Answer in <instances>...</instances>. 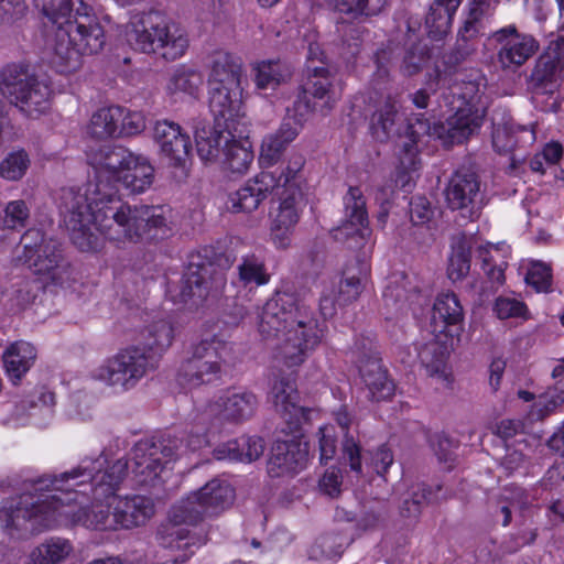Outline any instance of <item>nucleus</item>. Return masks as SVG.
Here are the masks:
<instances>
[{
  "label": "nucleus",
  "mask_w": 564,
  "mask_h": 564,
  "mask_svg": "<svg viewBox=\"0 0 564 564\" xmlns=\"http://www.w3.org/2000/svg\"><path fill=\"white\" fill-rule=\"evenodd\" d=\"M35 285L30 281H22L12 291L10 296L11 307L21 311L30 305L36 297Z\"/></svg>",
  "instance_id": "052dcab7"
},
{
  "label": "nucleus",
  "mask_w": 564,
  "mask_h": 564,
  "mask_svg": "<svg viewBox=\"0 0 564 564\" xmlns=\"http://www.w3.org/2000/svg\"><path fill=\"white\" fill-rule=\"evenodd\" d=\"M182 442L176 437L147 438L139 441L131 451V463L127 460V473L139 485H151L156 480L164 466L176 459ZM124 462V459H122Z\"/></svg>",
  "instance_id": "ddd939ff"
},
{
  "label": "nucleus",
  "mask_w": 564,
  "mask_h": 564,
  "mask_svg": "<svg viewBox=\"0 0 564 564\" xmlns=\"http://www.w3.org/2000/svg\"><path fill=\"white\" fill-rule=\"evenodd\" d=\"M323 53L318 45L311 44L307 58V78L302 86V91L294 100L292 108H288L284 117V143L293 141L303 129L308 115L314 106L307 99V95L324 100V106L330 110L337 96L335 93V75L326 67Z\"/></svg>",
  "instance_id": "1a4fd4ad"
},
{
  "label": "nucleus",
  "mask_w": 564,
  "mask_h": 564,
  "mask_svg": "<svg viewBox=\"0 0 564 564\" xmlns=\"http://www.w3.org/2000/svg\"><path fill=\"white\" fill-rule=\"evenodd\" d=\"M350 538L341 533H327L312 547V555L327 560L339 557L349 545Z\"/></svg>",
  "instance_id": "c03bdc74"
},
{
  "label": "nucleus",
  "mask_w": 564,
  "mask_h": 564,
  "mask_svg": "<svg viewBox=\"0 0 564 564\" xmlns=\"http://www.w3.org/2000/svg\"><path fill=\"white\" fill-rule=\"evenodd\" d=\"M72 543L63 538H51L35 546L29 554V564H61L73 553Z\"/></svg>",
  "instance_id": "e433bc0d"
},
{
  "label": "nucleus",
  "mask_w": 564,
  "mask_h": 564,
  "mask_svg": "<svg viewBox=\"0 0 564 564\" xmlns=\"http://www.w3.org/2000/svg\"><path fill=\"white\" fill-rule=\"evenodd\" d=\"M175 329L171 319H159L147 327L140 345L124 349L106 360L95 371V378L116 391H128L149 371L158 366L159 357L174 340Z\"/></svg>",
  "instance_id": "423d86ee"
},
{
  "label": "nucleus",
  "mask_w": 564,
  "mask_h": 564,
  "mask_svg": "<svg viewBox=\"0 0 564 564\" xmlns=\"http://www.w3.org/2000/svg\"><path fill=\"white\" fill-rule=\"evenodd\" d=\"M491 246L479 245L475 252L476 257L481 261V269L488 279L497 285L505 282V270L507 263L505 261L497 262L491 253Z\"/></svg>",
  "instance_id": "3c124183"
},
{
  "label": "nucleus",
  "mask_w": 564,
  "mask_h": 564,
  "mask_svg": "<svg viewBox=\"0 0 564 564\" xmlns=\"http://www.w3.org/2000/svg\"><path fill=\"white\" fill-rule=\"evenodd\" d=\"M531 500L527 491L518 486H508L501 494V502L495 517L502 516L501 524L507 527L511 522L513 512H523L530 507Z\"/></svg>",
  "instance_id": "a19ab883"
},
{
  "label": "nucleus",
  "mask_w": 564,
  "mask_h": 564,
  "mask_svg": "<svg viewBox=\"0 0 564 564\" xmlns=\"http://www.w3.org/2000/svg\"><path fill=\"white\" fill-rule=\"evenodd\" d=\"M152 137L169 165L180 170L181 176L186 177L192 152L189 135L183 132L178 123L164 119L154 123Z\"/></svg>",
  "instance_id": "2eb2a0df"
},
{
  "label": "nucleus",
  "mask_w": 564,
  "mask_h": 564,
  "mask_svg": "<svg viewBox=\"0 0 564 564\" xmlns=\"http://www.w3.org/2000/svg\"><path fill=\"white\" fill-rule=\"evenodd\" d=\"M122 119V108L118 106L104 107L96 110L87 127L86 133L97 140H106L118 135L119 123Z\"/></svg>",
  "instance_id": "c9c22d12"
},
{
  "label": "nucleus",
  "mask_w": 564,
  "mask_h": 564,
  "mask_svg": "<svg viewBox=\"0 0 564 564\" xmlns=\"http://www.w3.org/2000/svg\"><path fill=\"white\" fill-rule=\"evenodd\" d=\"M345 206V221L334 230V238L336 240H345L356 238L357 240H365L369 236L368 228V212L366 208V199L359 187H349L344 196Z\"/></svg>",
  "instance_id": "b1692460"
},
{
  "label": "nucleus",
  "mask_w": 564,
  "mask_h": 564,
  "mask_svg": "<svg viewBox=\"0 0 564 564\" xmlns=\"http://www.w3.org/2000/svg\"><path fill=\"white\" fill-rule=\"evenodd\" d=\"M335 421L345 432L343 442V458L349 463L350 469L354 473L360 475L362 471L360 446L352 436L348 435V430L352 423V417L345 406H341L337 412H335Z\"/></svg>",
  "instance_id": "ea45409f"
},
{
  "label": "nucleus",
  "mask_w": 564,
  "mask_h": 564,
  "mask_svg": "<svg viewBox=\"0 0 564 564\" xmlns=\"http://www.w3.org/2000/svg\"><path fill=\"white\" fill-rule=\"evenodd\" d=\"M30 159L25 151L9 153L0 163V176L7 181H19L26 173Z\"/></svg>",
  "instance_id": "8fccbe9b"
},
{
  "label": "nucleus",
  "mask_w": 564,
  "mask_h": 564,
  "mask_svg": "<svg viewBox=\"0 0 564 564\" xmlns=\"http://www.w3.org/2000/svg\"><path fill=\"white\" fill-rule=\"evenodd\" d=\"M209 88V108L214 113L218 124L221 126L220 120L224 121V127L228 131L234 130L239 138H243L247 132L249 122L241 112V88Z\"/></svg>",
  "instance_id": "412c9836"
},
{
  "label": "nucleus",
  "mask_w": 564,
  "mask_h": 564,
  "mask_svg": "<svg viewBox=\"0 0 564 564\" xmlns=\"http://www.w3.org/2000/svg\"><path fill=\"white\" fill-rule=\"evenodd\" d=\"M430 327L433 338L420 347V361L430 377L449 384L447 358L464 330V311L455 293L443 292L436 296Z\"/></svg>",
  "instance_id": "0eeeda50"
},
{
  "label": "nucleus",
  "mask_w": 564,
  "mask_h": 564,
  "mask_svg": "<svg viewBox=\"0 0 564 564\" xmlns=\"http://www.w3.org/2000/svg\"><path fill=\"white\" fill-rule=\"evenodd\" d=\"M221 153V164L227 173L235 176L246 174L254 158L252 145L249 141V129L247 128L243 138H239L237 133L232 131L229 140H225Z\"/></svg>",
  "instance_id": "a878e982"
},
{
  "label": "nucleus",
  "mask_w": 564,
  "mask_h": 564,
  "mask_svg": "<svg viewBox=\"0 0 564 564\" xmlns=\"http://www.w3.org/2000/svg\"><path fill=\"white\" fill-rule=\"evenodd\" d=\"M442 487L436 486L433 489L430 486L424 484L419 485L413 491L412 497L410 499H405L403 501L401 513L404 517H417L421 512L422 506L424 503H431L438 501V491H441Z\"/></svg>",
  "instance_id": "49530a36"
},
{
  "label": "nucleus",
  "mask_w": 564,
  "mask_h": 564,
  "mask_svg": "<svg viewBox=\"0 0 564 564\" xmlns=\"http://www.w3.org/2000/svg\"><path fill=\"white\" fill-rule=\"evenodd\" d=\"M96 195H89V208H80L83 231L95 236L96 245L89 249L82 248L74 239L73 243L82 251H95L99 248V235L117 242H139L163 237L170 230L167 226L169 210L163 206L123 204L118 197L105 199L97 204Z\"/></svg>",
  "instance_id": "20e7f679"
},
{
  "label": "nucleus",
  "mask_w": 564,
  "mask_h": 564,
  "mask_svg": "<svg viewBox=\"0 0 564 564\" xmlns=\"http://www.w3.org/2000/svg\"><path fill=\"white\" fill-rule=\"evenodd\" d=\"M192 348L200 355L203 360L215 362L217 371L220 373H223L225 368L234 366L238 360L235 346L219 336L202 339Z\"/></svg>",
  "instance_id": "2f4dec72"
},
{
  "label": "nucleus",
  "mask_w": 564,
  "mask_h": 564,
  "mask_svg": "<svg viewBox=\"0 0 564 564\" xmlns=\"http://www.w3.org/2000/svg\"><path fill=\"white\" fill-rule=\"evenodd\" d=\"M494 37L500 44L498 59L505 68L523 65L539 48L532 35L519 33L514 25L498 30Z\"/></svg>",
  "instance_id": "5701e85b"
},
{
  "label": "nucleus",
  "mask_w": 564,
  "mask_h": 564,
  "mask_svg": "<svg viewBox=\"0 0 564 564\" xmlns=\"http://www.w3.org/2000/svg\"><path fill=\"white\" fill-rule=\"evenodd\" d=\"M33 3L56 25L51 63L57 72H75L84 55L102 50L104 28L94 9L83 0H33Z\"/></svg>",
  "instance_id": "7ed1b4c3"
},
{
  "label": "nucleus",
  "mask_w": 564,
  "mask_h": 564,
  "mask_svg": "<svg viewBox=\"0 0 564 564\" xmlns=\"http://www.w3.org/2000/svg\"><path fill=\"white\" fill-rule=\"evenodd\" d=\"M562 405H564V380H557L539 395V399L531 405L527 419L530 422L543 421Z\"/></svg>",
  "instance_id": "4c0bfd02"
},
{
  "label": "nucleus",
  "mask_w": 564,
  "mask_h": 564,
  "mask_svg": "<svg viewBox=\"0 0 564 564\" xmlns=\"http://www.w3.org/2000/svg\"><path fill=\"white\" fill-rule=\"evenodd\" d=\"M431 446L438 460L448 464V468H451L455 459L457 444L445 434H435L431 440Z\"/></svg>",
  "instance_id": "bf43d9fd"
},
{
  "label": "nucleus",
  "mask_w": 564,
  "mask_h": 564,
  "mask_svg": "<svg viewBox=\"0 0 564 564\" xmlns=\"http://www.w3.org/2000/svg\"><path fill=\"white\" fill-rule=\"evenodd\" d=\"M462 0H434L425 18L427 34L433 40H442L451 30L453 18Z\"/></svg>",
  "instance_id": "7c9ffc66"
},
{
  "label": "nucleus",
  "mask_w": 564,
  "mask_h": 564,
  "mask_svg": "<svg viewBox=\"0 0 564 564\" xmlns=\"http://www.w3.org/2000/svg\"><path fill=\"white\" fill-rule=\"evenodd\" d=\"M145 117L139 111H129L122 108V119L119 123V132L128 135L141 133L145 129Z\"/></svg>",
  "instance_id": "0e129e2a"
},
{
  "label": "nucleus",
  "mask_w": 564,
  "mask_h": 564,
  "mask_svg": "<svg viewBox=\"0 0 564 564\" xmlns=\"http://www.w3.org/2000/svg\"><path fill=\"white\" fill-rule=\"evenodd\" d=\"M239 281L248 286L250 284L263 285L269 281V274L264 270L262 261L256 256L242 258L238 265Z\"/></svg>",
  "instance_id": "de8ad7c7"
},
{
  "label": "nucleus",
  "mask_w": 564,
  "mask_h": 564,
  "mask_svg": "<svg viewBox=\"0 0 564 564\" xmlns=\"http://www.w3.org/2000/svg\"><path fill=\"white\" fill-rule=\"evenodd\" d=\"M545 490L554 491L558 496L564 495V464L552 466L542 479Z\"/></svg>",
  "instance_id": "774afa93"
},
{
  "label": "nucleus",
  "mask_w": 564,
  "mask_h": 564,
  "mask_svg": "<svg viewBox=\"0 0 564 564\" xmlns=\"http://www.w3.org/2000/svg\"><path fill=\"white\" fill-rule=\"evenodd\" d=\"M204 84L203 74L192 67L182 65L171 75L167 83V93L176 98L199 97Z\"/></svg>",
  "instance_id": "72a5a7b5"
},
{
  "label": "nucleus",
  "mask_w": 564,
  "mask_h": 564,
  "mask_svg": "<svg viewBox=\"0 0 564 564\" xmlns=\"http://www.w3.org/2000/svg\"><path fill=\"white\" fill-rule=\"evenodd\" d=\"M367 275L368 267L366 263H361L359 268L347 267L345 269L344 278L337 291L338 305H346L358 299L364 289V282Z\"/></svg>",
  "instance_id": "58836bf2"
},
{
  "label": "nucleus",
  "mask_w": 564,
  "mask_h": 564,
  "mask_svg": "<svg viewBox=\"0 0 564 564\" xmlns=\"http://www.w3.org/2000/svg\"><path fill=\"white\" fill-rule=\"evenodd\" d=\"M226 285V279L220 272L212 273L209 268H191L182 282L177 302L189 308L199 307L205 302L218 299Z\"/></svg>",
  "instance_id": "6ab92c4d"
},
{
  "label": "nucleus",
  "mask_w": 564,
  "mask_h": 564,
  "mask_svg": "<svg viewBox=\"0 0 564 564\" xmlns=\"http://www.w3.org/2000/svg\"><path fill=\"white\" fill-rule=\"evenodd\" d=\"M155 52L163 58L175 61L181 58L188 48L186 32L176 23L169 22L166 28H159Z\"/></svg>",
  "instance_id": "473e14b6"
},
{
  "label": "nucleus",
  "mask_w": 564,
  "mask_h": 564,
  "mask_svg": "<svg viewBox=\"0 0 564 564\" xmlns=\"http://www.w3.org/2000/svg\"><path fill=\"white\" fill-rule=\"evenodd\" d=\"M547 58L546 65H550V70L546 75L540 76V69L536 68L533 73V77L536 80H543L547 76H552L555 69L564 63V35L550 42L547 46ZM540 67V65L538 66Z\"/></svg>",
  "instance_id": "13d9d810"
},
{
  "label": "nucleus",
  "mask_w": 564,
  "mask_h": 564,
  "mask_svg": "<svg viewBox=\"0 0 564 564\" xmlns=\"http://www.w3.org/2000/svg\"><path fill=\"white\" fill-rule=\"evenodd\" d=\"M445 197L452 210H468L474 217L484 205L480 176L470 167L456 170L445 188Z\"/></svg>",
  "instance_id": "f3484780"
},
{
  "label": "nucleus",
  "mask_w": 564,
  "mask_h": 564,
  "mask_svg": "<svg viewBox=\"0 0 564 564\" xmlns=\"http://www.w3.org/2000/svg\"><path fill=\"white\" fill-rule=\"evenodd\" d=\"M127 467L123 460L109 465L100 455L83 459L58 477L24 480L22 492L7 500L0 510L4 532L21 539L68 525L116 530L111 494L126 477Z\"/></svg>",
  "instance_id": "f257e3e1"
},
{
  "label": "nucleus",
  "mask_w": 564,
  "mask_h": 564,
  "mask_svg": "<svg viewBox=\"0 0 564 564\" xmlns=\"http://www.w3.org/2000/svg\"><path fill=\"white\" fill-rule=\"evenodd\" d=\"M360 376L367 399L373 402L389 400L394 394V383L377 359H370L360 367Z\"/></svg>",
  "instance_id": "bb28decb"
},
{
  "label": "nucleus",
  "mask_w": 564,
  "mask_h": 564,
  "mask_svg": "<svg viewBox=\"0 0 564 564\" xmlns=\"http://www.w3.org/2000/svg\"><path fill=\"white\" fill-rule=\"evenodd\" d=\"M296 389L291 380H284V474L295 475L308 463V442L304 424L308 422L310 410L295 402Z\"/></svg>",
  "instance_id": "f8f14e48"
},
{
  "label": "nucleus",
  "mask_w": 564,
  "mask_h": 564,
  "mask_svg": "<svg viewBox=\"0 0 564 564\" xmlns=\"http://www.w3.org/2000/svg\"><path fill=\"white\" fill-rule=\"evenodd\" d=\"M281 178V167H276L274 171H262L254 178L248 180L240 188L228 195L227 210L234 214L252 213L268 194L278 193Z\"/></svg>",
  "instance_id": "a211bd4d"
},
{
  "label": "nucleus",
  "mask_w": 564,
  "mask_h": 564,
  "mask_svg": "<svg viewBox=\"0 0 564 564\" xmlns=\"http://www.w3.org/2000/svg\"><path fill=\"white\" fill-rule=\"evenodd\" d=\"M324 330L304 297L284 294V375L293 377L318 347Z\"/></svg>",
  "instance_id": "6e6552de"
},
{
  "label": "nucleus",
  "mask_w": 564,
  "mask_h": 564,
  "mask_svg": "<svg viewBox=\"0 0 564 564\" xmlns=\"http://www.w3.org/2000/svg\"><path fill=\"white\" fill-rule=\"evenodd\" d=\"M399 100L395 96L388 95L378 106L370 119V131L378 141H386L395 132V123L399 118Z\"/></svg>",
  "instance_id": "f704fd0d"
},
{
  "label": "nucleus",
  "mask_w": 564,
  "mask_h": 564,
  "mask_svg": "<svg viewBox=\"0 0 564 564\" xmlns=\"http://www.w3.org/2000/svg\"><path fill=\"white\" fill-rule=\"evenodd\" d=\"M116 530H131L145 525L155 514L152 498L143 495L117 496L111 494Z\"/></svg>",
  "instance_id": "4be33fe9"
},
{
  "label": "nucleus",
  "mask_w": 564,
  "mask_h": 564,
  "mask_svg": "<svg viewBox=\"0 0 564 564\" xmlns=\"http://www.w3.org/2000/svg\"><path fill=\"white\" fill-rule=\"evenodd\" d=\"M525 281L539 292L547 291L552 282L551 269L544 263H533L527 273Z\"/></svg>",
  "instance_id": "680f3d73"
},
{
  "label": "nucleus",
  "mask_w": 564,
  "mask_h": 564,
  "mask_svg": "<svg viewBox=\"0 0 564 564\" xmlns=\"http://www.w3.org/2000/svg\"><path fill=\"white\" fill-rule=\"evenodd\" d=\"M221 373L217 371L215 362L205 361L193 348L191 356L181 365L177 381L185 388H196L219 379Z\"/></svg>",
  "instance_id": "cd10ccee"
},
{
  "label": "nucleus",
  "mask_w": 564,
  "mask_h": 564,
  "mask_svg": "<svg viewBox=\"0 0 564 564\" xmlns=\"http://www.w3.org/2000/svg\"><path fill=\"white\" fill-rule=\"evenodd\" d=\"M410 219L414 226H424L434 215L431 202L424 196H413L410 200Z\"/></svg>",
  "instance_id": "4d7b16f0"
},
{
  "label": "nucleus",
  "mask_w": 564,
  "mask_h": 564,
  "mask_svg": "<svg viewBox=\"0 0 564 564\" xmlns=\"http://www.w3.org/2000/svg\"><path fill=\"white\" fill-rule=\"evenodd\" d=\"M280 65L278 62L264 61L258 65L256 83L258 88H276L280 85Z\"/></svg>",
  "instance_id": "6e6d98bb"
},
{
  "label": "nucleus",
  "mask_w": 564,
  "mask_h": 564,
  "mask_svg": "<svg viewBox=\"0 0 564 564\" xmlns=\"http://www.w3.org/2000/svg\"><path fill=\"white\" fill-rule=\"evenodd\" d=\"M343 484V476L339 468L332 467L327 469L319 479V489L330 498L338 497Z\"/></svg>",
  "instance_id": "69168bd1"
},
{
  "label": "nucleus",
  "mask_w": 564,
  "mask_h": 564,
  "mask_svg": "<svg viewBox=\"0 0 564 564\" xmlns=\"http://www.w3.org/2000/svg\"><path fill=\"white\" fill-rule=\"evenodd\" d=\"M282 305L278 297H272L264 304L260 316V333L264 338H278L282 327Z\"/></svg>",
  "instance_id": "a18cd8bd"
},
{
  "label": "nucleus",
  "mask_w": 564,
  "mask_h": 564,
  "mask_svg": "<svg viewBox=\"0 0 564 564\" xmlns=\"http://www.w3.org/2000/svg\"><path fill=\"white\" fill-rule=\"evenodd\" d=\"M389 0H332L335 10L352 18L380 13Z\"/></svg>",
  "instance_id": "37998d69"
},
{
  "label": "nucleus",
  "mask_w": 564,
  "mask_h": 564,
  "mask_svg": "<svg viewBox=\"0 0 564 564\" xmlns=\"http://www.w3.org/2000/svg\"><path fill=\"white\" fill-rule=\"evenodd\" d=\"M2 359L8 377L17 384L34 365L36 349L32 344L19 340L3 351Z\"/></svg>",
  "instance_id": "c756f323"
},
{
  "label": "nucleus",
  "mask_w": 564,
  "mask_h": 564,
  "mask_svg": "<svg viewBox=\"0 0 564 564\" xmlns=\"http://www.w3.org/2000/svg\"><path fill=\"white\" fill-rule=\"evenodd\" d=\"M170 21L158 10H133L126 24L124 36L127 43L135 51L142 53L155 52L158 30L166 28Z\"/></svg>",
  "instance_id": "aec40b11"
},
{
  "label": "nucleus",
  "mask_w": 564,
  "mask_h": 564,
  "mask_svg": "<svg viewBox=\"0 0 564 564\" xmlns=\"http://www.w3.org/2000/svg\"><path fill=\"white\" fill-rule=\"evenodd\" d=\"M87 162L95 172V180L82 187L63 188L58 210L67 229L74 230L75 241L84 249L96 245V238L83 231L80 208H89V195H96L97 204L117 196L118 184L129 194L147 192L154 182V167L150 161L120 145H102L87 152Z\"/></svg>",
  "instance_id": "f03ea898"
},
{
  "label": "nucleus",
  "mask_w": 564,
  "mask_h": 564,
  "mask_svg": "<svg viewBox=\"0 0 564 564\" xmlns=\"http://www.w3.org/2000/svg\"><path fill=\"white\" fill-rule=\"evenodd\" d=\"M234 130L228 131L225 129V131H209L206 133L203 131L204 134L197 133L196 135V147H197V153L199 158L205 162H213L215 161L221 150L225 145V140H229L231 133Z\"/></svg>",
  "instance_id": "79ce46f5"
},
{
  "label": "nucleus",
  "mask_w": 564,
  "mask_h": 564,
  "mask_svg": "<svg viewBox=\"0 0 564 564\" xmlns=\"http://www.w3.org/2000/svg\"><path fill=\"white\" fill-rule=\"evenodd\" d=\"M282 159V133L276 131L262 140L259 162L262 171H274Z\"/></svg>",
  "instance_id": "09e8293b"
},
{
  "label": "nucleus",
  "mask_w": 564,
  "mask_h": 564,
  "mask_svg": "<svg viewBox=\"0 0 564 564\" xmlns=\"http://www.w3.org/2000/svg\"><path fill=\"white\" fill-rule=\"evenodd\" d=\"M30 206L23 199L9 202L3 209V227L11 230L24 228L30 218Z\"/></svg>",
  "instance_id": "603ef678"
},
{
  "label": "nucleus",
  "mask_w": 564,
  "mask_h": 564,
  "mask_svg": "<svg viewBox=\"0 0 564 564\" xmlns=\"http://www.w3.org/2000/svg\"><path fill=\"white\" fill-rule=\"evenodd\" d=\"M494 312L499 319L527 318V305L514 297L499 296L494 304Z\"/></svg>",
  "instance_id": "864d4df0"
},
{
  "label": "nucleus",
  "mask_w": 564,
  "mask_h": 564,
  "mask_svg": "<svg viewBox=\"0 0 564 564\" xmlns=\"http://www.w3.org/2000/svg\"><path fill=\"white\" fill-rule=\"evenodd\" d=\"M427 59L429 55L424 48L413 47L405 53L401 72L406 76H412L423 68Z\"/></svg>",
  "instance_id": "e2e57ef3"
},
{
  "label": "nucleus",
  "mask_w": 564,
  "mask_h": 564,
  "mask_svg": "<svg viewBox=\"0 0 564 564\" xmlns=\"http://www.w3.org/2000/svg\"><path fill=\"white\" fill-rule=\"evenodd\" d=\"M258 406L254 393L247 390L227 391L210 403L202 420L210 419V430H220L224 423L239 424L253 416Z\"/></svg>",
  "instance_id": "dca6fc26"
},
{
  "label": "nucleus",
  "mask_w": 564,
  "mask_h": 564,
  "mask_svg": "<svg viewBox=\"0 0 564 564\" xmlns=\"http://www.w3.org/2000/svg\"><path fill=\"white\" fill-rule=\"evenodd\" d=\"M304 162L303 155H292L289 160L288 173L284 174V227L295 225L305 206L303 182L297 176Z\"/></svg>",
  "instance_id": "393cba45"
},
{
  "label": "nucleus",
  "mask_w": 564,
  "mask_h": 564,
  "mask_svg": "<svg viewBox=\"0 0 564 564\" xmlns=\"http://www.w3.org/2000/svg\"><path fill=\"white\" fill-rule=\"evenodd\" d=\"M1 91L28 117H37L50 108L51 87L23 65H8L2 70Z\"/></svg>",
  "instance_id": "9b49d317"
},
{
  "label": "nucleus",
  "mask_w": 564,
  "mask_h": 564,
  "mask_svg": "<svg viewBox=\"0 0 564 564\" xmlns=\"http://www.w3.org/2000/svg\"><path fill=\"white\" fill-rule=\"evenodd\" d=\"M235 497V489L227 480L213 478L171 507L167 519L158 528L159 544L165 549L183 550L184 553L174 562L185 563L198 543L184 524L196 525L220 514L234 503Z\"/></svg>",
  "instance_id": "39448f33"
},
{
  "label": "nucleus",
  "mask_w": 564,
  "mask_h": 564,
  "mask_svg": "<svg viewBox=\"0 0 564 564\" xmlns=\"http://www.w3.org/2000/svg\"><path fill=\"white\" fill-rule=\"evenodd\" d=\"M241 65L229 53L218 52L213 56L208 87L236 89L240 87Z\"/></svg>",
  "instance_id": "c85d7f7f"
},
{
  "label": "nucleus",
  "mask_w": 564,
  "mask_h": 564,
  "mask_svg": "<svg viewBox=\"0 0 564 564\" xmlns=\"http://www.w3.org/2000/svg\"><path fill=\"white\" fill-rule=\"evenodd\" d=\"M21 253L17 260L26 264L34 274L55 284L64 283L69 276V264L62 253L61 246L46 239L42 230L28 229L20 240Z\"/></svg>",
  "instance_id": "9d476101"
},
{
  "label": "nucleus",
  "mask_w": 564,
  "mask_h": 564,
  "mask_svg": "<svg viewBox=\"0 0 564 564\" xmlns=\"http://www.w3.org/2000/svg\"><path fill=\"white\" fill-rule=\"evenodd\" d=\"M470 270V257L469 252L463 247H458L452 253L447 268V275L453 281H459L464 279Z\"/></svg>",
  "instance_id": "5fc2aeb1"
},
{
  "label": "nucleus",
  "mask_w": 564,
  "mask_h": 564,
  "mask_svg": "<svg viewBox=\"0 0 564 564\" xmlns=\"http://www.w3.org/2000/svg\"><path fill=\"white\" fill-rule=\"evenodd\" d=\"M449 90L453 97L457 96L462 100L455 113L449 116L446 122L441 126L442 131L438 132V137L451 143H463L480 129L484 112L469 104V99L476 93L474 83H467L464 91L457 85L451 87Z\"/></svg>",
  "instance_id": "4468645a"
},
{
  "label": "nucleus",
  "mask_w": 564,
  "mask_h": 564,
  "mask_svg": "<svg viewBox=\"0 0 564 564\" xmlns=\"http://www.w3.org/2000/svg\"><path fill=\"white\" fill-rule=\"evenodd\" d=\"M318 434H319V462L322 464H327V462L333 459L336 454V449H337L336 437L332 433V429L328 426L321 427L318 431Z\"/></svg>",
  "instance_id": "338daca9"
}]
</instances>
